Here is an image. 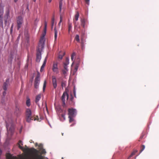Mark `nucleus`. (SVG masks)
<instances>
[{
  "label": "nucleus",
  "instance_id": "nucleus-1",
  "mask_svg": "<svg viewBox=\"0 0 159 159\" xmlns=\"http://www.w3.org/2000/svg\"><path fill=\"white\" fill-rule=\"evenodd\" d=\"M25 119L26 121L28 123L30 122L31 120L39 121L38 116H32L31 111L29 108H27L26 110Z\"/></svg>",
  "mask_w": 159,
  "mask_h": 159
},
{
  "label": "nucleus",
  "instance_id": "nucleus-2",
  "mask_svg": "<svg viewBox=\"0 0 159 159\" xmlns=\"http://www.w3.org/2000/svg\"><path fill=\"white\" fill-rule=\"evenodd\" d=\"M6 123L8 133L12 134L14 131V126L12 120L11 119H8L6 120Z\"/></svg>",
  "mask_w": 159,
  "mask_h": 159
},
{
  "label": "nucleus",
  "instance_id": "nucleus-3",
  "mask_svg": "<svg viewBox=\"0 0 159 159\" xmlns=\"http://www.w3.org/2000/svg\"><path fill=\"white\" fill-rule=\"evenodd\" d=\"M16 51L15 50L14 51H11L9 57L8 59V62L11 64L12 63V61L14 58L16 57Z\"/></svg>",
  "mask_w": 159,
  "mask_h": 159
},
{
  "label": "nucleus",
  "instance_id": "nucleus-4",
  "mask_svg": "<svg viewBox=\"0 0 159 159\" xmlns=\"http://www.w3.org/2000/svg\"><path fill=\"white\" fill-rule=\"evenodd\" d=\"M58 64L57 62H54L52 65V70L56 74L59 73L58 68L57 66Z\"/></svg>",
  "mask_w": 159,
  "mask_h": 159
},
{
  "label": "nucleus",
  "instance_id": "nucleus-5",
  "mask_svg": "<svg viewBox=\"0 0 159 159\" xmlns=\"http://www.w3.org/2000/svg\"><path fill=\"white\" fill-rule=\"evenodd\" d=\"M68 116H75L76 113V110L73 108H69L68 110Z\"/></svg>",
  "mask_w": 159,
  "mask_h": 159
},
{
  "label": "nucleus",
  "instance_id": "nucleus-6",
  "mask_svg": "<svg viewBox=\"0 0 159 159\" xmlns=\"http://www.w3.org/2000/svg\"><path fill=\"white\" fill-rule=\"evenodd\" d=\"M23 22V19L22 17L19 16H18L17 19V29L18 30L21 27L22 24Z\"/></svg>",
  "mask_w": 159,
  "mask_h": 159
},
{
  "label": "nucleus",
  "instance_id": "nucleus-7",
  "mask_svg": "<svg viewBox=\"0 0 159 159\" xmlns=\"http://www.w3.org/2000/svg\"><path fill=\"white\" fill-rule=\"evenodd\" d=\"M40 82V76L37 75L35 79L34 83V87L35 89H37L39 88Z\"/></svg>",
  "mask_w": 159,
  "mask_h": 159
},
{
  "label": "nucleus",
  "instance_id": "nucleus-8",
  "mask_svg": "<svg viewBox=\"0 0 159 159\" xmlns=\"http://www.w3.org/2000/svg\"><path fill=\"white\" fill-rule=\"evenodd\" d=\"M41 58V51L39 48H38L37 50L36 53V61L37 62H39L40 61Z\"/></svg>",
  "mask_w": 159,
  "mask_h": 159
},
{
  "label": "nucleus",
  "instance_id": "nucleus-9",
  "mask_svg": "<svg viewBox=\"0 0 159 159\" xmlns=\"http://www.w3.org/2000/svg\"><path fill=\"white\" fill-rule=\"evenodd\" d=\"M79 16V13L78 11H77L75 15L74 18L73 19V23L74 24L75 28L77 26L78 23L76 22V21L78 20Z\"/></svg>",
  "mask_w": 159,
  "mask_h": 159
},
{
  "label": "nucleus",
  "instance_id": "nucleus-10",
  "mask_svg": "<svg viewBox=\"0 0 159 159\" xmlns=\"http://www.w3.org/2000/svg\"><path fill=\"white\" fill-rule=\"evenodd\" d=\"M66 97L67 99H68V93L66 92H65L63 93L62 94V95L61 97V100L63 102V105L62 106L64 107L65 106V98Z\"/></svg>",
  "mask_w": 159,
  "mask_h": 159
},
{
  "label": "nucleus",
  "instance_id": "nucleus-11",
  "mask_svg": "<svg viewBox=\"0 0 159 159\" xmlns=\"http://www.w3.org/2000/svg\"><path fill=\"white\" fill-rule=\"evenodd\" d=\"M21 109L20 107L17 105H16L15 109V113L17 116H20L21 114Z\"/></svg>",
  "mask_w": 159,
  "mask_h": 159
},
{
  "label": "nucleus",
  "instance_id": "nucleus-12",
  "mask_svg": "<svg viewBox=\"0 0 159 159\" xmlns=\"http://www.w3.org/2000/svg\"><path fill=\"white\" fill-rule=\"evenodd\" d=\"M10 85L9 80L7 79L6 80V81L4 82L2 88L3 90L5 91L7 90L8 87Z\"/></svg>",
  "mask_w": 159,
  "mask_h": 159
},
{
  "label": "nucleus",
  "instance_id": "nucleus-13",
  "mask_svg": "<svg viewBox=\"0 0 159 159\" xmlns=\"http://www.w3.org/2000/svg\"><path fill=\"white\" fill-rule=\"evenodd\" d=\"M34 152L36 154V159H43V157L41 155H39L38 153H39V151L33 148Z\"/></svg>",
  "mask_w": 159,
  "mask_h": 159
},
{
  "label": "nucleus",
  "instance_id": "nucleus-14",
  "mask_svg": "<svg viewBox=\"0 0 159 159\" xmlns=\"http://www.w3.org/2000/svg\"><path fill=\"white\" fill-rule=\"evenodd\" d=\"M52 85L54 88L55 89L57 86V79L54 76H52Z\"/></svg>",
  "mask_w": 159,
  "mask_h": 159
},
{
  "label": "nucleus",
  "instance_id": "nucleus-15",
  "mask_svg": "<svg viewBox=\"0 0 159 159\" xmlns=\"http://www.w3.org/2000/svg\"><path fill=\"white\" fill-rule=\"evenodd\" d=\"M68 71L67 67H66V66H64V69L62 70V74L64 76L67 75V72Z\"/></svg>",
  "mask_w": 159,
  "mask_h": 159
},
{
  "label": "nucleus",
  "instance_id": "nucleus-16",
  "mask_svg": "<svg viewBox=\"0 0 159 159\" xmlns=\"http://www.w3.org/2000/svg\"><path fill=\"white\" fill-rule=\"evenodd\" d=\"M86 21V20L84 18H82L81 19V25L83 28H84L85 27Z\"/></svg>",
  "mask_w": 159,
  "mask_h": 159
},
{
  "label": "nucleus",
  "instance_id": "nucleus-17",
  "mask_svg": "<svg viewBox=\"0 0 159 159\" xmlns=\"http://www.w3.org/2000/svg\"><path fill=\"white\" fill-rule=\"evenodd\" d=\"M65 52H60L58 56V58L61 60L62 59L63 57L65 55Z\"/></svg>",
  "mask_w": 159,
  "mask_h": 159
},
{
  "label": "nucleus",
  "instance_id": "nucleus-18",
  "mask_svg": "<svg viewBox=\"0 0 159 159\" xmlns=\"http://www.w3.org/2000/svg\"><path fill=\"white\" fill-rule=\"evenodd\" d=\"M41 98V95L40 94H38L36 97L35 102V103L38 104V102L39 101Z\"/></svg>",
  "mask_w": 159,
  "mask_h": 159
},
{
  "label": "nucleus",
  "instance_id": "nucleus-19",
  "mask_svg": "<svg viewBox=\"0 0 159 159\" xmlns=\"http://www.w3.org/2000/svg\"><path fill=\"white\" fill-rule=\"evenodd\" d=\"M69 64V59L68 57H66V61L64 63V66H66V67H67V65Z\"/></svg>",
  "mask_w": 159,
  "mask_h": 159
},
{
  "label": "nucleus",
  "instance_id": "nucleus-20",
  "mask_svg": "<svg viewBox=\"0 0 159 159\" xmlns=\"http://www.w3.org/2000/svg\"><path fill=\"white\" fill-rule=\"evenodd\" d=\"M20 144L22 145H23L22 142L21 140H19L18 143V147L20 149L23 150H24V148L23 147L21 146Z\"/></svg>",
  "mask_w": 159,
  "mask_h": 159
},
{
  "label": "nucleus",
  "instance_id": "nucleus-21",
  "mask_svg": "<svg viewBox=\"0 0 159 159\" xmlns=\"http://www.w3.org/2000/svg\"><path fill=\"white\" fill-rule=\"evenodd\" d=\"M47 22L45 21H44V34L43 35V37H42V39L44 38V35H45L46 31V29H47Z\"/></svg>",
  "mask_w": 159,
  "mask_h": 159
},
{
  "label": "nucleus",
  "instance_id": "nucleus-22",
  "mask_svg": "<svg viewBox=\"0 0 159 159\" xmlns=\"http://www.w3.org/2000/svg\"><path fill=\"white\" fill-rule=\"evenodd\" d=\"M46 63V59H45L44 61L43 64L42 66L41 69H40V71L42 72L44 68V67L45 66Z\"/></svg>",
  "mask_w": 159,
  "mask_h": 159
},
{
  "label": "nucleus",
  "instance_id": "nucleus-23",
  "mask_svg": "<svg viewBox=\"0 0 159 159\" xmlns=\"http://www.w3.org/2000/svg\"><path fill=\"white\" fill-rule=\"evenodd\" d=\"M68 32L69 34L70 33V31L71 30L72 28V23H71L68 22Z\"/></svg>",
  "mask_w": 159,
  "mask_h": 159
},
{
  "label": "nucleus",
  "instance_id": "nucleus-24",
  "mask_svg": "<svg viewBox=\"0 0 159 159\" xmlns=\"http://www.w3.org/2000/svg\"><path fill=\"white\" fill-rule=\"evenodd\" d=\"M54 38H55V40H56L57 38V31L56 29V28L55 27L54 29Z\"/></svg>",
  "mask_w": 159,
  "mask_h": 159
},
{
  "label": "nucleus",
  "instance_id": "nucleus-25",
  "mask_svg": "<svg viewBox=\"0 0 159 159\" xmlns=\"http://www.w3.org/2000/svg\"><path fill=\"white\" fill-rule=\"evenodd\" d=\"M26 105L28 107H30V100L29 98H28L26 101Z\"/></svg>",
  "mask_w": 159,
  "mask_h": 159
},
{
  "label": "nucleus",
  "instance_id": "nucleus-26",
  "mask_svg": "<svg viewBox=\"0 0 159 159\" xmlns=\"http://www.w3.org/2000/svg\"><path fill=\"white\" fill-rule=\"evenodd\" d=\"M137 152V151L136 150H134L133 152H132L130 155L129 156V157H128V159H129L130 157H132L134 155L135 153Z\"/></svg>",
  "mask_w": 159,
  "mask_h": 159
},
{
  "label": "nucleus",
  "instance_id": "nucleus-27",
  "mask_svg": "<svg viewBox=\"0 0 159 159\" xmlns=\"http://www.w3.org/2000/svg\"><path fill=\"white\" fill-rule=\"evenodd\" d=\"M59 11H60L61 12V7H62V0H61L60 1L59 3Z\"/></svg>",
  "mask_w": 159,
  "mask_h": 159
},
{
  "label": "nucleus",
  "instance_id": "nucleus-28",
  "mask_svg": "<svg viewBox=\"0 0 159 159\" xmlns=\"http://www.w3.org/2000/svg\"><path fill=\"white\" fill-rule=\"evenodd\" d=\"M6 157L7 159H13L12 156L10 154H7Z\"/></svg>",
  "mask_w": 159,
  "mask_h": 159
},
{
  "label": "nucleus",
  "instance_id": "nucleus-29",
  "mask_svg": "<svg viewBox=\"0 0 159 159\" xmlns=\"http://www.w3.org/2000/svg\"><path fill=\"white\" fill-rule=\"evenodd\" d=\"M3 7L1 6H0V16L1 15L3 14Z\"/></svg>",
  "mask_w": 159,
  "mask_h": 159
},
{
  "label": "nucleus",
  "instance_id": "nucleus-30",
  "mask_svg": "<svg viewBox=\"0 0 159 159\" xmlns=\"http://www.w3.org/2000/svg\"><path fill=\"white\" fill-rule=\"evenodd\" d=\"M75 39L78 42H80L79 36L78 35H76L75 37Z\"/></svg>",
  "mask_w": 159,
  "mask_h": 159
},
{
  "label": "nucleus",
  "instance_id": "nucleus-31",
  "mask_svg": "<svg viewBox=\"0 0 159 159\" xmlns=\"http://www.w3.org/2000/svg\"><path fill=\"white\" fill-rule=\"evenodd\" d=\"M40 151V154L41 155L45 154L46 153L45 150L44 149H43V148H42V149Z\"/></svg>",
  "mask_w": 159,
  "mask_h": 159
},
{
  "label": "nucleus",
  "instance_id": "nucleus-32",
  "mask_svg": "<svg viewBox=\"0 0 159 159\" xmlns=\"http://www.w3.org/2000/svg\"><path fill=\"white\" fill-rule=\"evenodd\" d=\"M54 21H55L54 18V17H53L52 18V19L51 28H52H52H53V25H54Z\"/></svg>",
  "mask_w": 159,
  "mask_h": 159
},
{
  "label": "nucleus",
  "instance_id": "nucleus-33",
  "mask_svg": "<svg viewBox=\"0 0 159 159\" xmlns=\"http://www.w3.org/2000/svg\"><path fill=\"white\" fill-rule=\"evenodd\" d=\"M47 84V82L46 80H45L44 82L43 87V91H44L46 87V85Z\"/></svg>",
  "mask_w": 159,
  "mask_h": 159
},
{
  "label": "nucleus",
  "instance_id": "nucleus-34",
  "mask_svg": "<svg viewBox=\"0 0 159 159\" xmlns=\"http://www.w3.org/2000/svg\"><path fill=\"white\" fill-rule=\"evenodd\" d=\"M74 117V116H71V117H70V116H68V118L69 119V121L70 123H71L73 121L74 119L73 118V117Z\"/></svg>",
  "mask_w": 159,
  "mask_h": 159
},
{
  "label": "nucleus",
  "instance_id": "nucleus-35",
  "mask_svg": "<svg viewBox=\"0 0 159 159\" xmlns=\"http://www.w3.org/2000/svg\"><path fill=\"white\" fill-rule=\"evenodd\" d=\"M75 56V52H73L71 55V59L72 61L74 59V57Z\"/></svg>",
  "mask_w": 159,
  "mask_h": 159
},
{
  "label": "nucleus",
  "instance_id": "nucleus-36",
  "mask_svg": "<svg viewBox=\"0 0 159 159\" xmlns=\"http://www.w3.org/2000/svg\"><path fill=\"white\" fill-rule=\"evenodd\" d=\"M145 146L144 145H142L141 147V149L140 150V152H142L145 149Z\"/></svg>",
  "mask_w": 159,
  "mask_h": 159
},
{
  "label": "nucleus",
  "instance_id": "nucleus-37",
  "mask_svg": "<svg viewBox=\"0 0 159 159\" xmlns=\"http://www.w3.org/2000/svg\"><path fill=\"white\" fill-rule=\"evenodd\" d=\"M61 86L62 88L65 87L66 86V83L65 82H62L61 83Z\"/></svg>",
  "mask_w": 159,
  "mask_h": 159
},
{
  "label": "nucleus",
  "instance_id": "nucleus-38",
  "mask_svg": "<svg viewBox=\"0 0 159 159\" xmlns=\"http://www.w3.org/2000/svg\"><path fill=\"white\" fill-rule=\"evenodd\" d=\"M38 146L39 148V149L40 150H41L42 149V148H43V145L41 144H39Z\"/></svg>",
  "mask_w": 159,
  "mask_h": 159
},
{
  "label": "nucleus",
  "instance_id": "nucleus-39",
  "mask_svg": "<svg viewBox=\"0 0 159 159\" xmlns=\"http://www.w3.org/2000/svg\"><path fill=\"white\" fill-rule=\"evenodd\" d=\"M9 10H7L6 12V15L8 17L9 16Z\"/></svg>",
  "mask_w": 159,
  "mask_h": 159
},
{
  "label": "nucleus",
  "instance_id": "nucleus-40",
  "mask_svg": "<svg viewBox=\"0 0 159 159\" xmlns=\"http://www.w3.org/2000/svg\"><path fill=\"white\" fill-rule=\"evenodd\" d=\"M85 3L88 5H89V1L90 0H84Z\"/></svg>",
  "mask_w": 159,
  "mask_h": 159
},
{
  "label": "nucleus",
  "instance_id": "nucleus-41",
  "mask_svg": "<svg viewBox=\"0 0 159 159\" xmlns=\"http://www.w3.org/2000/svg\"><path fill=\"white\" fill-rule=\"evenodd\" d=\"M6 91L4 90V91L3 92L2 95H3V96H5L6 94Z\"/></svg>",
  "mask_w": 159,
  "mask_h": 159
},
{
  "label": "nucleus",
  "instance_id": "nucleus-42",
  "mask_svg": "<svg viewBox=\"0 0 159 159\" xmlns=\"http://www.w3.org/2000/svg\"><path fill=\"white\" fill-rule=\"evenodd\" d=\"M60 22L59 23V24H60L61 23L62 21V18L61 16H60Z\"/></svg>",
  "mask_w": 159,
  "mask_h": 159
},
{
  "label": "nucleus",
  "instance_id": "nucleus-43",
  "mask_svg": "<svg viewBox=\"0 0 159 159\" xmlns=\"http://www.w3.org/2000/svg\"><path fill=\"white\" fill-rule=\"evenodd\" d=\"M61 116L62 118H64V119H65V115L64 114H61Z\"/></svg>",
  "mask_w": 159,
  "mask_h": 159
},
{
  "label": "nucleus",
  "instance_id": "nucleus-44",
  "mask_svg": "<svg viewBox=\"0 0 159 159\" xmlns=\"http://www.w3.org/2000/svg\"><path fill=\"white\" fill-rule=\"evenodd\" d=\"M26 150L28 152H31V149L30 148H27L26 149Z\"/></svg>",
  "mask_w": 159,
  "mask_h": 159
},
{
  "label": "nucleus",
  "instance_id": "nucleus-45",
  "mask_svg": "<svg viewBox=\"0 0 159 159\" xmlns=\"http://www.w3.org/2000/svg\"><path fill=\"white\" fill-rule=\"evenodd\" d=\"M20 38V35H19V36H18V37L17 39H19Z\"/></svg>",
  "mask_w": 159,
  "mask_h": 159
},
{
  "label": "nucleus",
  "instance_id": "nucleus-46",
  "mask_svg": "<svg viewBox=\"0 0 159 159\" xmlns=\"http://www.w3.org/2000/svg\"><path fill=\"white\" fill-rule=\"evenodd\" d=\"M18 0H14V2H16Z\"/></svg>",
  "mask_w": 159,
  "mask_h": 159
},
{
  "label": "nucleus",
  "instance_id": "nucleus-47",
  "mask_svg": "<svg viewBox=\"0 0 159 159\" xmlns=\"http://www.w3.org/2000/svg\"><path fill=\"white\" fill-rule=\"evenodd\" d=\"M52 0H48V2H51Z\"/></svg>",
  "mask_w": 159,
  "mask_h": 159
},
{
  "label": "nucleus",
  "instance_id": "nucleus-48",
  "mask_svg": "<svg viewBox=\"0 0 159 159\" xmlns=\"http://www.w3.org/2000/svg\"><path fill=\"white\" fill-rule=\"evenodd\" d=\"M37 145H38V144H37V143H36V144H35V145H36V146H37Z\"/></svg>",
  "mask_w": 159,
  "mask_h": 159
},
{
  "label": "nucleus",
  "instance_id": "nucleus-49",
  "mask_svg": "<svg viewBox=\"0 0 159 159\" xmlns=\"http://www.w3.org/2000/svg\"><path fill=\"white\" fill-rule=\"evenodd\" d=\"M13 26V25H12L11 26V28H12Z\"/></svg>",
  "mask_w": 159,
  "mask_h": 159
},
{
  "label": "nucleus",
  "instance_id": "nucleus-50",
  "mask_svg": "<svg viewBox=\"0 0 159 159\" xmlns=\"http://www.w3.org/2000/svg\"><path fill=\"white\" fill-rule=\"evenodd\" d=\"M34 2H35L36 1V0H33Z\"/></svg>",
  "mask_w": 159,
  "mask_h": 159
},
{
  "label": "nucleus",
  "instance_id": "nucleus-51",
  "mask_svg": "<svg viewBox=\"0 0 159 159\" xmlns=\"http://www.w3.org/2000/svg\"><path fill=\"white\" fill-rule=\"evenodd\" d=\"M75 69H76V70H77V68H75Z\"/></svg>",
  "mask_w": 159,
  "mask_h": 159
}]
</instances>
